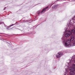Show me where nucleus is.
I'll return each instance as SVG.
<instances>
[{"label":"nucleus","mask_w":75,"mask_h":75,"mask_svg":"<svg viewBox=\"0 0 75 75\" xmlns=\"http://www.w3.org/2000/svg\"><path fill=\"white\" fill-rule=\"evenodd\" d=\"M75 41H73L70 44V46L71 47H73L75 46Z\"/></svg>","instance_id":"nucleus-4"},{"label":"nucleus","mask_w":75,"mask_h":75,"mask_svg":"<svg viewBox=\"0 0 75 75\" xmlns=\"http://www.w3.org/2000/svg\"><path fill=\"white\" fill-rule=\"evenodd\" d=\"M63 55V54L62 53H59L56 54V56L57 57V58H60V57L61 56H62Z\"/></svg>","instance_id":"nucleus-3"},{"label":"nucleus","mask_w":75,"mask_h":75,"mask_svg":"<svg viewBox=\"0 0 75 75\" xmlns=\"http://www.w3.org/2000/svg\"><path fill=\"white\" fill-rule=\"evenodd\" d=\"M70 24H69V26H70Z\"/></svg>","instance_id":"nucleus-11"},{"label":"nucleus","mask_w":75,"mask_h":75,"mask_svg":"<svg viewBox=\"0 0 75 75\" xmlns=\"http://www.w3.org/2000/svg\"><path fill=\"white\" fill-rule=\"evenodd\" d=\"M66 67H67V66H66Z\"/></svg>","instance_id":"nucleus-14"},{"label":"nucleus","mask_w":75,"mask_h":75,"mask_svg":"<svg viewBox=\"0 0 75 75\" xmlns=\"http://www.w3.org/2000/svg\"><path fill=\"white\" fill-rule=\"evenodd\" d=\"M13 25H14L13 24L12 25H11L10 26V27H11V26H13Z\"/></svg>","instance_id":"nucleus-10"},{"label":"nucleus","mask_w":75,"mask_h":75,"mask_svg":"<svg viewBox=\"0 0 75 75\" xmlns=\"http://www.w3.org/2000/svg\"><path fill=\"white\" fill-rule=\"evenodd\" d=\"M47 8H48V7H47L43 9L41 12V14H42L44 13V11H45H45H47V10H46Z\"/></svg>","instance_id":"nucleus-6"},{"label":"nucleus","mask_w":75,"mask_h":75,"mask_svg":"<svg viewBox=\"0 0 75 75\" xmlns=\"http://www.w3.org/2000/svg\"><path fill=\"white\" fill-rule=\"evenodd\" d=\"M65 75H66V74H65Z\"/></svg>","instance_id":"nucleus-13"},{"label":"nucleus","mask_w":75,"mask_h":75,"mask_svg":"<svg viewBox=\"0 0 75 75\" xmlns=\"http://www.w3.org/2000/svg\"><path fill=\"white\" fill-rule=\"evenodd\" d=\"M71 34H72V33L74 34H75V30L74 29H73L71 30L70 31Z\"/></svg>","instance_id":"nucleus-7"},{"label":"nucleus","mask_w":75,"mask_h":75,"mask_svg":"<svg viewBox=\"0 0 75 75\" xmlns=\"http://www.w3.org/2000/svg\"><path fill=\"white\" fill-rule=\"evenodd\" d=\"M74 35H72L71 36V39H70V41H72L74 40Z\"/></svg>","instance_id":"nucleus-5"},{"label":"nucleus","mask_w":75,"mask_h":75,"mask_svg":"<svg viewBox=\"0 0 75 75\" xmlns=\"http://www.w3.org/2000/svg\"><path fill=\"white\" fill-rule=\"evenodd\" d=\"M67 30V28H66V29H65V30Z\"/></svg>","instance_id":"nucleus-12"},{"label":"nucleus","mask_w":75,"mask_h":75,"mask_svg":"<svg viewBox=\"0 0 75 75\" xmlns=\"http://www.w3.org/2000/svg\"><path fill=\"white\" fill-rule=\"evenodd\" d=\"M38 13L39 14H40V12H38Z\"/></svg>","instance_id":"nucleus-9"},{"label":"nucleus","mask_w":75,"mask_h":75,"mask_svg":"<svg viewBox=\"0 0 75 75\" xmlns=\"http://www.w3.org/2000/svg\"><path fill=\"white\" fill-rule=\"evenodd\" d=\"M66 71L65 73H66V72H67V70H68V69H66Z\"/></svg>","instance_id":"nucleus-8"},{"label":"nucleus","mask_w":75,"mask_h":75,"mask_svg":"<svg viewBox=\"0 0 75 75\" xmlns=\"http://www.w3.org/2000/svg\"><path fill=\"white\" fill-rule=\"evenodd\" d=\"M71 35V31H69L66 34L65 36L66 37H69V36Z\"/></svg>","instance_id":"nucleus-2"},{"label":"nucleus","mask_w":75,"mask_h":75,"mask_svg":"<svg viewBox=\"0 0 75 75\" xmlns=\"http://www.w3.org/2000/svg\"><path fill=\"white\" fill-rule=\"evenodd\" d=\"M63 41L64 43V45L66 47H68V46L70 45L71 43V40L70 39L68 40L64 39V40Z\"/></svg>","instance_id":"nucleus-1"}]
</instances>
